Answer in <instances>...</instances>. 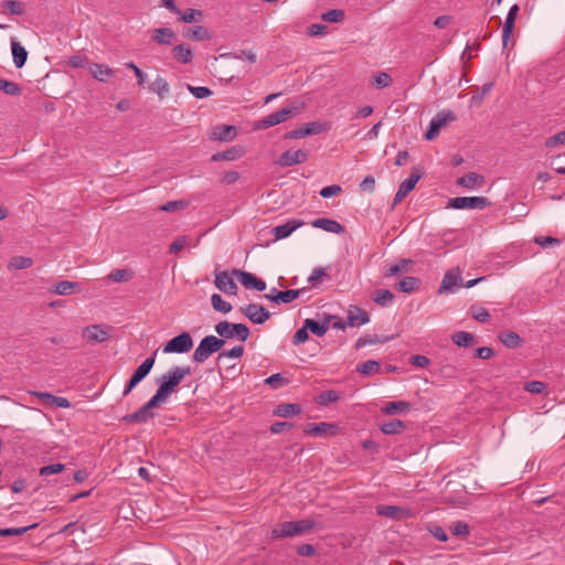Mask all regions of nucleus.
<instances>
[{
  "label": "nucleus",
  "mask_w": 565,
  "mask_h": 565,
  "mask_svg": "<svg viewBox=\"0 0 565 565\" xmlns=\"http://www.w3.org/2000/svg\"><path fill=\"white\" fill-rule=\"evenodd\" d=\"M420 178L422 173L419 172L418 169L415 168L412 171L411 175L399 184L398 190L393 200V205H396L399 202H402L407 196V194L411 191H413V189L416 186Z\"/></svg>",
  "instance_id": "obj_9"
},
{
  "label": "nucleus",
  "mask_w": 565,
  "mask_h": 565,
  "mask_svg": "<svg viewBox=\"0 0 565 565\" xmlns=\"http://www.w3.org/2000/svg\"><path fill=\"white\" fill-rule=\"evenodd\" d=\"M11 51L15 67H23L28 58V51L15 39L11 40Z\"/></svg>",
  "instance_id": "obj_28"
},
{
  "label": "nucleus",
  "mask_w": 565,
  "mask_h": 565,
  "mask_svg": "<svg viewBox=\"0 0 565 565\" xmlns=\"http://www.w3.org/2000/svg\"><path fill=\"white\" fill-rule=\"evenodd\" d=\"M391 339H392L391 337L377 335V334L363 335L358 339V341L355 343V349H360V348H363L369 344H383V343L390 341Z\"/></svg>",
  "instance_id": "obj_37"
},
{
  "label": "nucleus",
  "mask_w": 565,
  "mask_h": 565,
  "mask_svg": "<svg viewBox=\"0 0 565 565\" xmlns=\"http://www.w3.org/2000/svg\"><path fill=\"white\" fill-rule=\"evenodd\" d=\"M83 337L86 338L88 342L102 343L108 340L109 332L107 328L100 324H93L83 330Z\"/></svg>",
  "instance_id": "obj_15"
},
{
  "label": "nucleus",
  "mask_w": 565,
  "mask_h": 565,
  "mask_svg": "<svg viewBox=\"0 0 565 565\" xmlns=\"http://www.w3.org/2000/svg\"><path fill=\"white\" fill-rule=\"evenodd\" d=\"M232 276L236 277L245 288L255 289L257 291L266 289V282L250 273L233 269Z\"/></svg>",
  "instance_id": "obj_10"
},
{
  "label": "nucleus",
  "mask_w": 565,
  "mask_h": 565,
  "mask_svg": "<svg viewBox=\"0 0 565 565\" xmlns=\"http://www.w3.org/2000/svg\"><path fill=\"white\" fill-rule=\"evenodd\" d=\"M172 55L178 62H180L182 64L190 63L193 57L192 50L188 45H184V44L175 45L172 49Z\"/></svg>",
  "instance_id": "obj_33"
},
{
  "label": "nucleus",
  "mask_w": 565,
  "mask_h": 565,
  "mask_svg": "<svg viewBox=\"0 0 565 565\" xmlns=\"http://www.w3.org/2000/svg\"><path fill=\"white\" fill-rule=\"evenodd\" d=\"M35 526L36 524L23 527L0 529V536H20L26 533L29 530L34 529Z\"/></svg>",
  "instance_id": "obj_55"
},
{
  "label": "nucleus",
  "mask_w": 565,
  "mask_h": 565,
  "mask_svg": "<svg viewBox=\"0 0 565 565\" xmlns=\"http://www.w3.org/2000/svg\"><path fill=\"white\" fill-rule=\"evenodd\" d=\"M189 239L185 235H181V236H178L169 246V253L170 254H175L178 252H180L181 249H183L186 244H188Z\"/></svg>",
  "instance_id": "obj_62"
},
{
  "label": "nucleus",
  "mask_w": 565,
  "mask_h": 565,
  "mask_svg": "<svg viewBox=\"0 0 565 565\" xmlns=\"http://www.w3.org/2000/svg\"><path fill=\"white\" fill-rule=\"evenodd\" d=\"M457 184L466 189L481 188L484 184V177L476 172H469L460 177Z\"/></svg>",
  "instance_id": "obj_24"
},
{
  "label": "nucleus",
  "mask_w": 565,
  "mask_h": 565,
  "mask_svg": "<svg viewBox=\"0 0 565 565\" xmlns=\"http://www.w3.org/2000/svg\"><path fill=\"white\" fill-rule=\"evenodd\" d=\"M211 303L215 311H218L222 313H228L232 310V305L230 302L225 301L218 294L212 295Z\"/></svg>",
  "instance_id": "obj_45"
},
{
  "label": "nucleus",
  "mask_w": 565,
  "mask_h": 565,
  "mask_svg": "<svg viewBox=\"0 0 565 565\" xmlns=\"http://www.w3.org/2000/svg\"><path fill=\"white\" fill-rule=\"evenodd\" d=\"M81 291L79 284L75 281L62 280L56 285L52 286L50 292L67 296L72 294H77Z\"/></svg>",
  "instance_id": "obj_25"
},
{
  "label": "nucleus",
  "mask_w": 565,
  "mask_h": 565,
  "mask_svg": "<svg viewBox=\"0 0 565 565\" xmlns=\"http://www.w3.org/2000/svg\"><path fill=\"white\" fill-rule=\"evenodd\" d=\"M0 90L10 96H19L22 93L21 87L17 83L2 78H0Z\"/></svg>",
  "instance_id": "obj_50"
},
{
  "label": "nucleus",
  "mask_w": 565,
  "mask_h": 565,
  "mask_svg": "<svg viewBox=\"0 0 565 565\" xmlns=\"http://www.w3.org/2000/svg\"><path fill=\"white\" fill-rule=\"evenodd\" d=\"M157 351L149 358H147L135 371V373L130 377V384L138 385L151 371L154 365Z\"/></svg>",
  "instance_id": "obj_17"
},
{
  "label": "nucleus",
  "mask_w": 565,
  "mask_h": 565,
  "mask_svg": "<svg viewBox=\"0 0 565 565\" xmlns=\"http://www.w3.org/2000/svg\"><path fill=\"white\" fill-rule=\"evenodd\" d=\"M490 204V201L484 196H457L450 199L447 206L456 210H483Z\"/></svg>",
  "instance_id": "obj_5"
},
{
  "label": "nucleus",
  "mask_w": 565,
  "mask_h": 565,
  "mask_svg": "<svg viewBox=\"0 0 565 565\" xmlns=\"http://www.w3.org/2000/svg\"><path fill=\"white\" fill-rule=\"evenodd\" d=\"M225 344V340L215 335L204 337L192 355L196 363L205 362L212 354L218 352Z\"/></svg>",
  "instance_id": "obj_2"
},
{
  "label": "nucleus",
  "mask_w": 565,
  "mask_h": 565,
  "mask_svg": "<svg viewBox=\"0 0 565 565\" xmlns=\"http://www.w3.org/2000/svg\"><path fill=\"white\" fill-rule=\"evenodd\" d=\"M406 425L404 422L399 419H391L388 422L382 423L380 429L385 435H396L402 433Z\"/></svg>",
  "instance_id": "obj_35"
},
{
  "label": "nucleus",
  "mask_w": 565,
  "mask_h": 565,
  "mask_svg": "<svg viewBox=\"0 0 565 565\" xmlns=\"http://www.w3.org/2000/svg\"><path fill=\"white\" fill-rule=\"evenodd\" d=\"M3 8L11 14L21 15L24 13V3L19 0H8L3 2Z\"/></svg>",
  "instance_id": "obj_54"
},
{
  "label": "nucleus",
  "mask_w": 565,
  "mask_h": 565,
  "mask_svg": "<svg viewBox=\"0 0 565 565\" xmlns=\"http://www.w3.org/2000/svg\"><path fill=\"white\" fill-rule=\"evenodd\" d=\"M232 273L227 271H216L215 273V287L227 295H236L237 294V285L233 280Z\"/></svg>",
  "instance_id": "obj_12"
},
{
  "label": "nucleus",
  "mask_w": 565,
  "mask_h": 565,
  "mask_svg": "<svg viewBox=\"0 0 565 565\" xmlns=\"http://www.w3.org/2000/svg\"><path fill=\"white\" fill-rule=\"evenodd\" d=\"M411 408L412 404L409 402L396 401L386 403L383 406L382 412L386 415L406 414Z\"/></svg>",
  "instance_id": "obj_29"
},
{
  "label": "nucleus",
  "mask_w": 565,
  "mask_h": 565,
  "mask_svg": "<svg viewBox=\"0 0 565 565\" xmlns=\"http://www.w3.org/2000/svg\"><path fill=\"white\" fill-rule=\"evenodd\" d=\"M182 35L186 39H193L196 41L210 40V33L207 29L203 25L186 28L182 31Z\"/></svg>",
  "instance_id": "obj_32"
},
{
  "label": "nucleus",
  "mask_w": 565,
  "mask_h": 565,
  "mask_svg": "<svg viewBox=\"0 0 565 565\" xmlns=\"http://www.w3.org/2000/svg\"><path fill=\"white\" fill-rule=\"evenodd\" d=\"M216 333L221 339H237L245 342L249 337V329L244 323H231L228 321H221L215 326Z\"/></svg>",
  "instance_id": "obj_3"
},
{
  "label": "nucleus",
  "mask_w": 565,
  "mask_h": 565,
  "mask_svg": "<svg viewBox=\"0 0 565 565\" xmlns=\"http://www.w3.org/2000/svg\"><path fill=\"white\" fill-rule=\"evenodd\" d=\"M64 469H65L64 465H62V463H53V465H47V466H44V467L40 468L39 473L42 477H47V476H51V475L60 473Z\"/></svg>",
  "instance_id": "obj_59"
},
{
  "label": "nucleus",
  "mask_w": 565,
  "mask_h": 565,
  "mask_svg": "<svg viewBox=\"0 0 565 565\" xmlns=\"http://www.w3.org/2000/svg\"><path fill=\"white\" fill-rule=\"evenodd\" d=\"M239 311L253 323L263 324L269 317V311L262 305L249 303L245 307H241Z\"/></svg>",
  "instance_id": "obj_8"
},
{
  "label": "nucleus",
  "mask_w": 565,
  "mask_h": 565,
  "mask_svg": "<svg viewBox=\"0 0 565 565\" xmlns=\"http://www.w3.org/2000/svg\"><path fill=\"white\" fill-rule=\"evenodd\" d=\"M381 364L375 360H367L361 364L358 365L356 370L358 372L364 374V375H372L380 371Z\"/></svg>",
  "instance_id": "obj_47"
},
{
  "label": "nucleus",
  "mask_w": 565,
  "mask_h": 565,
  "mask_svg": "<svg viewBox=\"0 0 565 565\" xmlns=\"http://www.w3.org/2000/svg\"><path fill=\"white\" fill-rule=\"evenodd\" d=\"M413 264V260L412 259H406V258H403L399 260L398 264H395V265H392V266H388L385 271H384V276L385 277H392V276H396L398 274H401L402 271H407L408 270V267Z\"/></svg>",
  "instance_id": "obj_39"
},
{
  "label": "nucleus",
  "mask_w": 565,
  "mask_h": 565,
  "mask_svg": "<svg viewBox=\"0 0 565 565\" xmlns=\"http://www.w3.org/2000/svg\"><path fill=\"white\" fill-rule=\"evenodd\" d=\"M303 289L278 290L273 288L269 294L264 295L267 300L276 303H289L297 299Z\"/></svg>",
  "instance_id": "obj_13"
},
{
  "label": "nucleus",
  "mask_w": 565,
  "mask_h": 565,
  "mask_svg": "<svg viewBox=\"0 0 565 565\" xmlns=\"http://www.w3.org/2000/svg\"><path fill=\"white\" fill-rule=\"evenodd\" d=\"M311 224L313 227L321 228L330 233L341 234L344 232V226H342L339 222L330 218H317Z\"/></svg>",
  "instance_id": "obj_26"
},
{
  "label": "nucleus",
  "mask_w": 565,
  "mask_h": 565,
  "mask_svg": "<svg viewBox=\"0 0 565 565\" xmlns=\"http://www.w3.org/2000/svg\"><path fill=\"white\" fill-rule=\"evenodd\" d=\"M188 90L196 98L199 99H203V98H206V97H210L213 92L209 88V87H205V86H192V85H188Z\"/></svg>",
  "instance_id": "obj_58"
},
{
  "label": "nucleus",
  "mask_w": 565,
  "mask_h": 565,
  "mask_svg": "<svg viewBox=\"0 0 565 565\" xmlns=\"http://www.w3.org/2000/svg\"><path fill=\"white\" fill-rule=\"evenodd\" d=\"M450 531L456 536H466L469 534V525L463 521H457L451 525Z\"/></svg>",
  "instance_id": "obj_63"
},
{
  "label": "nucleus",
  "mask_w": 565,
  "mask_h": 565,
  "mask_svg": "<svg viewBox=\"0 0 565 565\" xmlns=\"http://www.w3.org/2000/svg\"><path fill=\"white\" fill-rule=\"evenodd\" d=\"M338 426L331 423H319L307 426L305 433L312 436L335 435Z\"/></svg>",
  "instance_id": "obj_22"
},
{
  "label": "nucleus",
  "mask_w": 565,
  "mask_h": 565,
  "mask_svg": "<svg viewBox=\"0 0 565 565\" xmlns=\"http://www.w3.org/2000/svg\"><path fill=\"white\" fill-rule=\"evenodd\" d=\"M370 321L369 313L356 306H350L348 309V326L360 327Z\"/></svg>",
  "instance_id": "obj_19"
},
{
  "label": "nucleus",
  "mask_w": 565,
  "mask_h": 565,
  "mask_svg": "<svg viewBox=\"0 0 565 565\" xmlns=\"http://www.w3.org/2000/svg\"><path fill=\"white\" fill-rule=\"evenodd\" d=\"M544 145L546 148L565 145V129L547 138Z\"/></svg>",
  "instance_id": "obj_61"
},
{
  "label": "nucleus",
  "mask_w": 565,
  "mask_h": 565,
  "mask_svg": "<svg viewBox=\"0 0 565 565\" xmlns=\"http://www.w3.org/2000/svg\"><path fill=\"white\" fill-rule=\"evenodd\" d=\"M154 413L150 411L149 408H146V405L141 406L138 411L131 414H127L122 417V420L127 424H143L147 423L149 419L154 417Z\"/></svg>",
  "instance_id": "obj_23"
},
{
  "label": "nucleus",
  "mask_w": 565,
  "mask_h": 565,
  "mask_svg": "<svg viewBox=\"0 0 565 565\" xmlns=\"http://www.w3.org/2000/svg\"><path fill=\"white\" fill-rule=\"evenodd\" d=\"M305 224L303 221L300 220H290L282 225L275 226L271 230V233L275 235V239H284L288 237L294 231L301 227Z\"/></svg>",
  "instance_id": "obj_18"
},
{
  "label": "nucleus",
  "mask_w": 565,
  "mask_h": 565,
  "mask_svg": "<svg viewBox=\"0 0 565 565\" xmlns=\"http://www.w3.org/2000/svg\"><path fill=\"white\" fill-rule=\"evenodd\" d=\"M271 539L297 536V526L294 521L277 524L270 532Z\"/></svg>",
  "instance_id": "obj_21"
},
{
  "label": "nucleus",
  "mask_w": 565,
  "mask_h": 565,
  "mask_svg": "<svg viewBox=\"0 0 565 565\" xmlns=\"http://www.w3.org/2000/svg\"><path fill=\"white\" fill-rule=\"evenodd\" d=\"M301 406L299 404H279L274 409V415L278 417L289 418L300 414Z\"/></svg>",
  "instance_id": "obj_31"
},
{
  "label": "nucleus",
  "mask_w": 565,
  "mask_h": 565,
  "mask_svg": "<svg viewBox=\"0 0 565 565\" xmlns=\"http://www.w3.org/2000/svg\"><path fill=\"white\" fill-rule=\"evenodd\" d=\"M499 340L509 349L520 348L524 343L523 339L514 331L501 332Z\"/></svg>",
  "instance_id": "obj_30"
},
{
  "label": "nucleus",
  "mask_w": 565,
  "mask_h": 565,
  "mask_svg": "<svg viewBox=\"0 0 565 565\" xmlns=\"http://www.w3.org/2000/svg\"><path fill=\"white\" fill-rule=\"evenodd\" d=\"M451 339L455 344L462 348H468L473 342V335L466 331L456 332Z\"/></svg>",
  "instance_id": "obj_48"
},
{
  "label": "nucleus",
  "mask_w": 565,
  "mask_h": 565,
  "mask_svg": "<svg viewBox=\"0 0 565 565\" xmlns=\"http://www.w3.org/2000/svg\"><path fill=\"white\" fill-rule=\"evenodd\" d=\"M178 14L180 15V21L184 23L201 22L203 20V12L199 9H186Z\"/></svg>",
  "instance_id": "obj_43"
},
{
  "label": "nucleus",
  "mask_w": 565,
  "mask_h": 565,
  "mask_svg": "<svg viewBox=\"0 0 565 565\" xmlns=\"http://www.w3.org/2000/svg\"><path fill=\"white\" fill-rule=\"evenodd\" d=\"M376 513L391 519H398L401 515V509L395 505H377Z\"/></svg>",
  "instance_id": "obj_52"
},
{
  "label": "nucleus",
  "mask_w": 565,
  "mask_h": 565,
  "mask_svg": "<svg viewBox=\"0 0 565 565\" xmlns=\"http://www.w3.org/2000/svg\"><path fill=\"white\" fill-rule=\"evenodd\" d=\"M321 19L330 23H339L344 20V11L341 9L329 10L321 15Z\"/></svg>",
  "instance_id": "obj_53"
},
{
  "label": "nucleus",
  "mask_w": 565,
  "mask_h": 565,
  "mask_svg": "<svg viewBox=\"0 0 565 565\" xmlns=\"http://www.w3.org/2000/svg\"><path fill=\"white\" fill-rule=\"evenodd\" d=\"M242 154H243L242 150L239 148L234 147L228 150L214 153L211 159H212V161H221V160L232 161V160H236V159L241 158Z\"/></svg>",
  "instance_id": "obj_40"
},
{
  "label": "nucleus",
  "mask_w": 565,
  "mask_h": 565,
  "mask_svg": "<svg viewBox=\"0 0 565 565\" xmlns=\"http://www.w3.org/2000/svg\"><path fill=\"white\" fill-rule=\"evenodd\" d=\"M308 160V152L302 149L286 150L277 160L280 167H292L295 164L303 163Z\"/></svg>",
  "instance_id": "obj_11"
},
{
  "label": "nucleus",
  "mask_w": 565,
  "mask_h": 565,
  "mask_svg": "<svg viewBox=\"0 0 565 565\" xmlns=\"http://www.w3.org/2000/svg\"><path fill=\"white\" fill-rule=\"evenodd\" d=\"M134 277V273L128 269H114L108 275V279L114 282H125Z\"/></svg>",
  "instance_id": "obj_49"
},
{
  "label": "nucleus",
  "mask_w": 565,
  "mask_h": 565,
  "mask_svg": "<svg viewBox=\"0 0 565 565\" xmlns=\"http://www.w3.org/2000/svg\"><path fill=\"white\" fill-rule=\"evenodd\" d=\"M551 167L559 174H565V154H558L551 161Z\"/></svg>",
  "instance_id": "obj_64"
},
{
  "label": "nucleus",
  "mask_w": 565,
  "mask_h": 565,
  "mask_svg": "<svg viewBox=\"0 0 565 565\" xmlns=\"http://www.w3.org/2000/svg\"><path fill=\"white\" fill-rule=\"evenodd\" d=\"M334 318L335 316L327 315L321 322L312 319H306V329L310 330L317 337H322L328 331L330 323Z\"/></svg>",
  "instance_id": "obj_20"
},
{
  "label": "nucleus",
  "mask_w": 565,
  "mask_h": 565,
  "mask_svg": "<svg viewBox=\"0 0 565 565\" xmlns=\"http://www.w3.org/2000/svg\"><path fill=\"white\" fill-rule=\"evenodd\" d=\"M519 11H520V7L518 4H513L508 12V15L505 18V21H504L503 28H502L503 47H505L508 45L510 35L512 34L513 29H514V24H515V20H516Z\"/></svg>",
  "instance_id": "obj_16"
},
{
  "label": "nucleus",
  "mask_w": 565,
  "mask_h": 565,
  "mask_svg": "<svg viewBox=\"0 0 565 565\" xmlns=\"http://www.w3.org/2000/svg\"><path fill=\"white\" fill-rule=\"evenodd\" d=\"M217 132H214V136L216 139L221 141H231L236 135V128L235 126L231 125H223L217 128Z\"/></svg>",
  "instance_id": "obj_44"
},
{
  "label": "nucleus",
  "mask_w": 565,
  "mask_h": 565,
  "mask_svg": "<svg viewBox=\"0 0 565 565\" xmlns=\"http://www.w3.org/2000/svg\"><path fill=\"white\" fill-rule=\"evenodd\" d=\"M339 399V394L333 390L323 391L318 396V402L321 405H328Z\"/></svg>",
  "instance_id": "obj_57"
},
{
  "label": "nucleus",
  "mask_w": 565,
  "mask_h": 565,
  "mask_svg": "<svg viewBox=\"0 0 565 565\" xmlns=\"http://www.w3.org/2000/svg\"><path fill=\"white\" fill-rule=\"evenodd\" d=\"M175 39V33L169 28H158L152 31L151 40L161 45H169Z\"/></svg>",
  "instance_id": "obj_27"
},
{
  "label": "nucleus",
  "mask_w": 565,
  "mask_h": 565,
  "mask_svg": "<svg viewBox=\"0 0 565 565\" xmlns=\"http://www.w3.org/2000/svg\"><path fill=\"white\" fill-rule=\"evenodd\" d=\"M264 383L274 390H278L287 385L289 380L285 379L280 373H276L265 379Z\"/></svg>",
  "instance_id": "obj_51"
},
{
  "label": "nucleus",
  "mask_w": 565,
  "mask_h": 565,
  "mask_svg": "<svg viewBox=\"0 0 565 565\" xmlns=\"http://www.w3.org/2000/svg\"><path fill=\"white\" fill-rule=\"evenodd\" d=\"M94 78L106 82L107 77L113 76L114 71L104 64H94L90 68Z\"/></svg>",
  "instance_id": "obj_42"
},
{
  "label": "nucleus",
  "mask_w": 565,
  "mask_h": 565,
  "mask_svg": "<svg viewBox=\"0 0 565 565\" xmlns=\"http://www.w3.org/2000/svg\"><path fill=\"white\" fill-rule=\"evenodd\" d=\"M457 119V116L451 110H443L437 113L435 117L429 122L428 130L425 134V138L427 140H434L438 135L443 127H445L448 122H452Z\"/></svg>",
  "instance_id": "obj_6"
},
{
  "label": "nucleus",
  "mask_w": 565,
  "mask_h": 565,
  "mask_svg": "<svg viewBox=\"0 0 565 565\" xmlns=\"http://www.w3.org/2000/svg\"><path fill=\"white\" fill-rule=\"evenodd\" d=\"M298 134L300 138L311 136V135H318L326 129L324 124L320 121H312L305 124L302 127L297 128Z\"/></svg>",
  "instance_id": "obj_36"
},
{
  "label": "nucleus",
  "mask_w": 565,
  "mask_h": 565,
  "mask_svg": "<svg viewBox=\"0 0 565 565\" xmlns=\"http://www.w3.org/2000/svg\"><path fill=\"white\" fill-rule=\"evenodd\" d=\"M244 354L243 345H235L231 350H223L218 353L217 360L221 361L223 358L238 359Z\"/></svg>",
  "instance_id": "obj_56"
},
{
  "label": "nucleus",
  "mask_w": 565,
  "mask_h": 565,
  "mask_svg": "<svg viewBox=\"0 0 565 565\" xmlns=\"http://www.w3.org/2000/svg\"><path fill=\"white\" fill-rule=\"evenodd\" d=\"M469 311L471 316L479 322H487L490 318L488 310L481 307L472 306Z\"/></svg>",
  "instance_id": "obj_60"
},
{
  "label": "nucleus",
  "mask_w": 565,
  "mask_h": 565,
  "mask_svg": "<svg viewBox=\"0 0 565 565\" xmlns=\"http://www.w3.org/2000/svg\"><path fill=\"white\" fill-rule=\"evenodd\" d=\"M300 111V107L296 104H291L289 106L282 107L281 109L264 117L260 119L256 127L258 129H267L273 126H276L280 122L286 121L289 117L297 115Z\"/></svg>",
  "instance_id": "obj_4"
},
{
  "label": "nucleus",
  "mask_w": 565,
  "mask_h": 565,
  "mask_svg": "<svg viewBox=\"0 0 565 565\" xmlns=\"http://www.w3.org/2000/svg\"><path fill=\"white\" fill-rule=\"evenodd\" d=\"M419 279L413 276H406L398 282L399 291L411 294L418 288Z\"/></svg>",
  "instance_id": "obj_46"
},
{
  "label": "nucleus",
  "mask_w": 565,
  "mask_h": 565,
  "mask_svg": "<svg viewBox=\"0 0 565 565\" xmlns=\"http://www.w3.org/2000/svg\"><path fill=\"white\" fill-rule=\"evenodd\" d=\"M193 347V340L190 333L182 332L181 334L169 340L164 347V353H185Z\"/></svg>",
  "instance_id": "obj_7"
},
{
  "label": "nucleus",
  "mask_w": 565,
  "mask_h": 565,
  "mask_svg": "<svg viewBox=\"0 0 565 565\" xmlns=\"http://www.w3.org/2000/svg\"><path fill=\"white\" fill-rule=\"evenodd\" d=\"M149 90L152 93H156L160 99H163L168 96V94L170 92V87H169L168 82L163 77L158 76L154 79V82H152L149 85Z\"/></svg>",
  "instance_id": "obj_34"
},
{
  "label": "nucleus",
  "mask_w": 565,
  "mask_h": 565,
  "mask_svg": "<svg viewBox=\"0 0 565 565\" xmlns=\"http://www.w3.org/2000/svg\"><path fill=\"white\" fill-rule=\"evenodd\" d=\"M372 299L379 306L385 307L388 306L394 300V295L392 291L387 289H376L373 292Z\"/></svg>",
  "instance_id": "obj_38"
},
{
  "label": "nucleus",
  "mask_w": 565,
  "mask_h": 565,
  "mask_svg": "<svg viewBox=\"0 0 565 565\" xmlns=\"http://www.w3.org/2000/svg\"><path fill=\"white\" fill-rule=\"evenodd\" d=\"M33 265V259L26 256H13L8 264V269H26Z\"/></svg>",
  "instance_id": "obj_41"
},
{
  "label": "nucleus",
  "mask_w": 565,
  "mask_h": 565,
  "mask_svg": "<svg viewBox=\"0 0 565 565\" xmlns=\"http://www.w3.org/2000/svg\"><path fill=\"white\" fill-rule=\"evenodd\" d=\"M460 282H462L460 269L457 267L448 270L438 288V294L454 292Z\"/></svg>",
  "instance_id": "obj_14"
},
{
  "label": "nucleus",
  "mask_w": 565,
  "mask_h": 565,
  "mask_svg": "<svg viewBox=\"0 0 565 565\" xmlns=\"http://www.w3.org/2000/svg\"><path fill=\"white\" fill-rule=\"evenodd\" d=\"M190 374L191 369L189 366L172 367L168 373L161 375V377L158 380V382H160L158 391L167 398H169L178 385L182 382V380Z\"/></svg>",
  "instance_id": "obj_1"
}]
</instances>
